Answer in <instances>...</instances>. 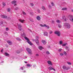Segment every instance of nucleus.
<instances>
[{"label":"nucleus","instance_id":"3","mask_svg":"<svg viewBox=\"0 0 73 73\" xmlns=\"http://www.w3.org/2000/svg\"><path fill=\"white\" fill-rule=\"evenodd\" d=\"M64 26L66 27V28H67L69 29L70 28V24L68 23H64Z\"/></svg>","mask_w":73,"mask_h":73},{"label":"nucleus","instance_id":"11","mask_svg":"<svg viewBox=\"0 0 73 73\" xmlns=\"http://www.w3.org/2000/svg\"><path fill=\"white\" fill-rule=\"evenodd\" d=\"M1 17L2 18H4V19H6V18H8V17L7 16L5 15H2Z\"/></svg>","mask_w":73,"mask_h":73},{"label":"nucleus","instance_id":"42","mask_svg":"<svg viewBox=\"0 0 73 73\" xmlns=\"http://www.w3.org/2000/svg\"><path fill=\"white\" fill-rule=\"evenodd\" d=\"M16 53H20V52L19 51H16Z\"/></svg>","mask_w":73,"mask_h":73},{"label":"nucleus","instance_id":"18","mask_svg":"<svg viewBox=\"0 0 73 73\" xmlns=\"http://www.w3.org/2000/svg\"><path fill=\"white\" fill-rule=\"evenodd\" d=\"M44 26L45 27H46L47 29H49V27L48 26H47L46 25V24H44Z\"/></svg>","mask_w":73,"mask_h":73},{"label":"nucleus","instance_id":"1","mask_svg":"<svg viewBox=\"0 0 73 73\" xmlns=\"http://www.w3.org/2000/svg\"><path fill=\"white\" fill-rule=\"evenodd\" d=\"M24 38L26 40H27V42L28 44H29L30 45H33V44L31 43V42L29 41L30 40L29 39H28V38H27V37L25 36Z\"/></svg>","mask_w":73,"mask_h":73},{"label":"nucleus","instance_id":"32","mask_svg":"<svg viewBox=\"0 0 73 73\" xmlns=\"http://www.w3.org/2000/svg\"><path fill=\"white\" fill-rule=\"evenodd\" d=\"M51 4L52 5V6H54V3H53V2H51Z\"/></svg>","mask_w":73,"mask_h":73},{"label":"nucleus","instance_id":"13","mask_svg":"<svg viewBox=\"0 0 73 73\" xmlns=\"http://www.w3.org/2000/svg\"><path fill=\"white\" fill-rule=\"evenodd\" d=\"M47 63L48 64L52 66V62H51V61H47Z\"/></svg>","mask_w":73,"mask_h":73},{"label":"nucleus","instance_id":"7","mask_svg":"<svg viewBox=\"0 0 73 73\" xmlns=\"http://www.w3.org/2000/svg\"><path fill=\"white\" fill-rule=\"evenodd\" d=\"M35 42L37 45H39V41H38V39L36 38L35 40Z\"/></svg>","mask_w":73,"mask_h":73},{"label":"nucleus","instance_id":"8","mask_svg":"<svg viewBox=\"0 0 73 73\" xmlns=\"http://www.w3.org/2000/svg\"><path fill=\"white\" fill-rule=\"evenodd\" d=\"M18 26V29L19 31H21V27H22V25H19Z\"/></svg>","mask_w":73,"mask_h":73},{"label":"nucleus","instance_id":"31","mask_svg":"<svg viewBox=\"0 0 73 73\" xmlns=\"http://www.w3.org/2000/svg\"><path fill=\"white\" fill-rule=\"evenodd\" d=\"M56 21V23H61V22L59 20H57Z\"/></svg>","mask_w":73,"mask_h":73},{"label":"nucleus","instance_id":"26","mask_svg":"<svg viewBox=\"0 0 73 73\" xmlns=\"http://www.w3.org/2000/svg\"><path fill=\"white\" fill-rule=\"evenodd\" d=\"M67 63L68 65H72V63L69 62H67Z\"/></svg>","mask_w":73,"mask_h":73},{"label":"nucleus","instance_id":"58","mask_svg":"<svg viewBox=\"0 0 73 73\" xmlns=\"http://www.w3.org/2000/svg\"><path fill=\"white\" fill-rule=\"evenodd\" d=\"M16 4H15L14 5V6L15 7H16Z\"/></svg>","mask_w":73,"mask_h":73},{"label":"nucleus","instance_id":"54","mask_svg":"<svg viewBox=\"0 0 73 73\" xmlns=\"http://www.w3.org/2000/svg\"><path fill=\"white\" fill-rule=\"evenodd\" d=\"M52 70H54V71H56V70H55V69L52 68Z\"/></svg>","mask_w":73,"mask_h":73},{"label":"nucleus","instance_id":"52","mask_svg":"<svg viewBox=\"0 0 73 73\" xmlns=\"http://www.w3.org/2000/svg\"><path fill=\"white\" fill-rule=\"evenodd\" d=\"M36 65H33V67H34V68H35V67H36Z\"/></svg>","mask_w":73,"mask_h":73},{"label":"nucleus","instance_id":"61","mask_svg":"<svg viewBox=\"0 0 73 73\" xmlns=\"http://www.w3.org/2000/svg\"><path fill=\"white\" fill-rule=\"evenodd\" d=\"M3 62H4V61H2V62H1L2 63H3Z\"/></svg>","mask_w":73,"mask_h":73},{"label":"nucleus","instance_id":"39","mask_svg":"<svg viewBox=\"0 0 73 73\" xmlns=\"http://www.w3.org/2000/svg\"><path fill=\"white\" fill-rule=\"evenodd\" d=\"M3 5L4 6H5V5H6V4H5V3H3Z\"/></svg>","mask_w":73,"mask_h":73},{"label":"nucleus","instance_id":"14","mask_svg":"<svg viewBox=\"0 0 73 73\" xmlns=\"http://www.w3.org/2000/svg\"><path fill=\"white\" fill-rule=\"evenodd\" d=\"M44 36H48V33L46 32H44Z\"/></svg>","mask_w":73,"mask_h":73},{"label":"nucleus","instance_id":"41","mask_svg":"<svg viewBox=\"0 0 73 73\" xmlns=\"http://www.w3.org/2000/svg\"><path fill=\"white\" fill-rule=\"evenodd\" d=\"M58 27L60 28H61V25H58Z\"/></svg>","mask_w":73,"mask_h":73},{"label":"nucleus","instance_id":"5","mask_svg":"<svg viewBox=\"0 0 73 73\" xmlns=\"http://www.w3.org/2000/svg\"><path fill=\"white\" fill-rule=\"evenodd\" d=\"M69 19L70 20V21H71L73 22V16L71 15H69Z\"/></svg>","mask_w":73,"mask_h":73},{"label":"nucleus","instance_id":"49","mask_svg":"<svg viewBox=\"0 0 73 73\" xmlns=\"http://www.w3.org/2000/svg\"><path fill=\"white\" fill-rule=\"evenodd\" d=\"M61 50H62V49L60 48L58 50V52H61Z\"/></svg>","mask_w":73,"mask_h":73},{"label":"nucleus","instance_id":"64","mask_svg":"<svg viewBox=\"0 0 73 73\" xmlns=\"http://www.w3.org/2000/svg\"><path fill=\"white\" fill-rule=\"evenodd\" d=\"M0 41H1V40L0 39Z\"/></svg>","mask_w":73,"mask_h":73},{"label":"nucleus","instance_id":"15","mask_svg":"<svg viewBox=\"0 0 73 73\" xmlns=\"http://www.w3.org/2000/svg\"><path fill=\"white\" fill-rule=\"evenodd\" d=\"M19 21L22 23H24V20H22V19H19Z\"/></svg>","mask_w":73,"mask_h":73},{"label":"nucleus","instance_id":"63","mask_svg":"<svg viewBox=\"0 0 73 73\" xmlns=\"http://www.w3.org/2000/svg\"><path fill=\"white\" fill-rule=\"evenodd\" d=\"M0 58H1V56H0Z\"/></svg>","mask_w":73,"mask_h":73},{"label":"nucleus","instance_id":"59","mask_svg":"<svg viewBox=\"0 0 73 73\" xmlns=\"http://www.w3.org/2000/svg\"><path fill=\"white\" fill-rule=\"evenodd\" d=\"M36 38H38V36H36Z\"/></svg>","mask_w":73,"mask_h":73},{"label":"nucleus","instance_id":"30","mask_svg":"<svg viewBox=\"0 0 73 73\" xmlns=\"http://www.w3.org/2000/svg\"><path fill=\"white\" fill-rule=\"evenodd\" d=\"M62 19L63 20H66V18H65V16H63Z\"/></svg>","mask_w":73,"mask_h":73},{"label":"nucleus","instance_id":"9","mask_svg":"<svg viewBox=\"0 0 73 73\" xmlns=\"http://www.w3.org/2000/svg\"><path fill=\"white\" fill-rule=\"evenodd\" d=\"M7 42L10 45H11L12 44V41H11L8 40L7 41Z\"/></svg>","mask_w":73,"mask_h":73},{"label":"nucleus","instance_id":"46","mask_svg":"<svg viewBox=\"0 0 73 73\" xmlns=\"http://www.w3.org/2000/svg\"><path fill=\"white\" fill-rule=\"evenodd\" d=\"M23 15H26V13L24 11H23Z\"/></svg>","mask_w":73,"mask_h":73},{"label":"nucleus","instance_id":"21","mask_svg":"<svg viewBox=\"0 0 73 73\" xmlns=\"http://www.w3.org/2000/svg\"><path fill=\"white\" fill-rule=\"evenodd\" d=\"M16 40L18 41H21V39L19 37L17 38H16Z\"/></svg>","mask_w":73,"mask_h":73},{"label":"nucleus","instance_id":"50","mask_svg":"<svg viewBox=\"0 0 73 73\" xmlns=\"http://www.w3.org/2000/svg\"><path fill=\"white\" fill-rule=\"evenodd\" d=\"M37 11H38V13H40V10L38 9Z\"/></svg>","mask_w":73,"mask_h":73},{"label":"nucleus","instance_id":"33","mask_svg":"<svg viewBox=\"0 0 73 73\" xmlns=\"http://www.w3.org/2000/svg\"><path fill=\"white\" fill-rule=\"evenodd\" d=\"M48 69L50 70H52V69H53V68H52V67H49L48 68Z\"/></svg>","mask_w":73,"mask_h":73},{"label":"nucleus","instance_id":"34","mask_svg":"<svg viewBox=\"0 0 73 73\" xmlns=\"http://www.w3.org/2000/svg\"><path fill=\"white\" fill-rule=\"evenodd\" d=\"M67 44V43H65L64 44H63L62 45V46H65Z\"/></svg>","mask_w":73,"mask_h":73},{"label":"nucleus","instance_id":"47","mask_svg":"<svg viewBox=\"0 0 73 73\" xmlns=\"http://www.w3.org/2000/svg\"><path fill=\"white\" fill-rule=\"evenodd\" d=\"M60 54L61 56H62L63 55H64V54H63V53H60Z\"/></svg>","mask_w":73,"mask_h":73},{"label":"nucleus","instance_id":"4","mask_svg":"<svg viewBox=\"0 0 73 73\" xmlns=\"http://www.w3.org/2000/svg\"><path fill=\"white\" fill-rule=\"evenodd\" d=\"M55 34H56L58 36H60L61 35L60 34V32L59 31H56L55 32Z\"/></svg>","mask_w":73,"mask_h":73},{"label":"nucleus","instance_id":"53","mask_svg":"<svg viewBox=\"0 0 73 73\" xmlns=\"http://www.w3.org/2000/svg\"><path fill=\"white\" fill-rule=\"evenodd\" d=\"M30 21H31V22H33V20H31Z\"/></svg>","mask_w":73,"mask_h":73},{"label":"nucleus","instance_id":"62","mask_svg":"<svg viewBox=\"0 0 73 73\" xmlns=\"http://www.w3.org/2000/svg\"><path fill=\"white\" fill-rule=\"evenodd\" d=\"M72 12H73V10H72Z\"/></svg>","mask_w":73,"mask_h":73},{"label":"nucleus","instance_id":"55","mask_svg":"<svg viewBox=\"0 0 73 73\" xmlns=\"http://www.w3.org/2000/svg\"><path fill=\"white\" fill-rule=\"evenodd\" d=\"M52 23H54V21H52Z\"/></svg>","mask_w":73,"mask_h":73},{"label":"nucleus","instance_id":"40","mask_svg":"<svg viewBox=\"0 0 73 73\" xmlns=\"http://www.w3.org/2000/svg\"><path fill=\"white\" fill-rule=\"evenodd\" d=\"M53 33V32L52 31H50L49 32L50 34H52Z\"/></svg>","mask_w":73,"mask_h":73},{"label":"nucleus","instance_id":"25","mask_svg":"<svg viewBox=\"0 0 73 73\" xmlns=\"http://www.w3.org/2000/svg\"><path fill=\"white\" fill-rule=\"evenodd\" d=\"M63 43L62 42V40L60 41L59 42V44H60V45H62V44Z\"/></svg>","mask_w":73,"mask_h":73},{"label":"nucleus","instance_id":"2","mask_svg":"<svg viewBox=\"0 0 73 73\" xmlns=\"http://www.w3.org/2000/svg\"><path fill=\"white\" fill-rule=\"evenodd\" d=\"M26 50L29 54H32V51L31 50V49H30V48H27Z\"/></svg>","mask_w":73,"mask_h":73},{"label":"nucleus","instance_id":"56","mask_svg":"<svg viewBox=\"0 0 73 73\" xmlns=\"http://www.w3.org/2000/svg\"><path fill=\"white\" fill-rule=\"evenodd\" d=\"M3 49H2L1 50V52L2 53L3 52Z\"/></svg>","mask_w":73,"mask_h":73},{"label":"nucleus","instance_id":"16","mask_svg":"<svg viewBox=\"0 0 73 73\" xmlns=\"http://www.w3.org/2000/svg\"><path fill=\"white\" fill-rule=\"evenodd\" d=\"M66 49L67 50V51H69L70 50V49H69V48L68 46H66Z\"/></svg>","mask_w":73,"mask_h":73},{"label":"nucleus","instance_id":"6","mask_svg":"<svg viewBox=\"0 0 73 73\" xmlns=\"http://www.w3.org/2000/svg\"><path fill=\"white\" fill-rule=\"evenodd\" d=\"M63 69L64 70H68L69 69V67H66V66H63Z\"/></svg>","mask_w":73,"mask_h":73},{"label":"nucleus","instance_id":"19","mask_svg":"<svg viewBox=\"0 0 73 73\" xmlns=\"http://www.w3.org/2000/svg\"><path fill=\"white\" fill-rule=\"evenodd\" d=\"M39 49L40 50H42V49H43V47H42V46H39Z\"/></svg>","mask_w":73,"mask_h":73},{"label":"nucleus","instance_id":"38","mask_svg":"<svg viewBox=\"0 0 73 73\" xmlns=\"http://www.w3.org/2000/svg\"><path fill=\"white\" fill-rule=\"evenodd\" d=\"M36 57H38V56H39V54H36Z\"/></svg>","mask_w":73,"mask_h":73},{"label":"nucleus","instance_id":"20","mask_svg":"<svg viewBox=\"0 0 73 73\" xmlns=\"http://www.w3.org/2000/svg\"><path fill=\"white\" fill-rule=\"evenodd\" d=\"M62 11H64L65 10H67V8L66 7H64L62 9Z\"/></svg>","mask_w":73,"mask_h":73},{"label":"nucleus","instance_id":"23","mask_svg":"<svg viewBox=\"0 0 73 73\" xmlns=\"http://www.w3.org/2000/svg\"><path fill=\"white\" fill-rule=\"evenodd\" d=\"M27 66H28L29 67H31V66H32V65L31 64H27Z\"/></svg>","mask_w":73,"mask_h":73},{"label":"nucleus","instance_id":"17","mask_svg":"<svg viewBox=\"0 0 73 73\" xmlns=\"http://www.w3.org/2000/svg\"><path fill=\"white\" fill-rule=\"evenodd\" d=\"M5 56H10V55H9V54L7 53L6 52H5Z\"/></svg>","mask_w":73,"mask_h":73},{"label":"nucleus","instance_id":"27","mask_svg":"<svg viewBox=\"0 0 73 73\" xmlns=\"http://www.w3.org/2000/svg\"><path fill=\"white\" fill-rule=\"evenodd\" d=\"M26 36V34L25 33H23V34L22 35V36Z\"/></svg>","mask_w":73,"mask_h":73},{"label":"nucleus","instance_id":"35","mask_svg":"<svg viewBox=\"0 0 73 73\" xmlns=\"http://www.w3.org/2000/svg\"><path fill=\"white\" fill-rule=\"evenodd\" d=\"M46 54H50V52H49L48 51H47L46 52Z\"/></svg>","mask_w":73,"mask_h":73},{"label":"nucleus","instance_id":"12","mask_svg":"<svg viewBox=\"0 0 73 73\" xmlns=\"http://www.w3.org/2000/svg\"><path fill=\"white\" fill-rule=\"evenodd\" d=\"M36 19L38 21H40L41 20V18H40V17L38 16L36 17Z\"/></svg>","mask_w":73,"mask_h":73},{"label":"nucleus","instance_id":"48","mask_svg":"<svg viewBox=\"0 0 73 73\" xmlns=\"http://www.w3.org/2000/svg\"><path fill=\"white\" fill-rule=\"evenodd\" d=\"M40 25L41 27H45V26H44V25Z\"/></svg>","mask_w":73,"mask_h":73},{"label":"nucleus","instance_id":"60","mask_svg":"<svg viewBox=\"0 0 73 73\" xmlns=\"http://www.w3.org/2000/svg\"><path fill=\"white\" fill-rule=\"evenodd\" d=\"M25 62V63H27V62Z\"/></svg>","mask_w":73,"mask_h":73},{"label":"nucleus","instance_id":"28","mask_svg":"<svg viewBox=\"0 0 73 73\" xmlns=\"http://www.w3.org/2000/svg\"><path fill=\"white\" fill-rule=\"evenodd\" d=\"M0 25H4V22H2L0 23Z\"/></svg>","mask_w":73,"mask_h":73},{"label":"nucleus","instance_id":"51","mask_svg":"<svg viewBox=\"0 0 73 73\" xmlns=\"http://www.w3.org/2000/svg\"><path fill=\"white\" fill-rule=\"evenodd\" d=\"M52 7H51V6H50V5H48V7L49 8H51Z\"/></svg>","mask_w":73,"mask_h":73},{"label":"nucleus","instance_id":"43","mask_svg":"<svg viewBox=\"0 0 73 73\" xmlns=\"http://www.w3.org/2000/svg\"><path fill=\"white\" fill-rule=\"evenodd\" d=\"M8 30H9V29H8V27L6 28V31H8Z\"/></svg>","mask_w":73,"mask_h":73},{"label":"nucleus","instance_id":"44","mask_svg":"<svg viewBox=\"0 0 73 73\" xmlns=\"http://www.w3.org/2000/svg\"><path fill=\"white\" fill-rule=\"evenodd\" d=\"M19 9V8L18 7H17L15 8V10H17Z\"/></svg>","mask_w":73,"mask_h":73},{"label":"nucleus","instance_id":"37","mask_svg":"<svg viewBox=\"0 0 73 73\" xmlns=\"http://www.w3.org/2000/svg\"><path fill=\"white\" fill-rule=\"evenodd\" d=\"M30 4L31 6H32V7H33V6L34 5V4H33V3H31Z\"/></svg>","mask_w":73,"mask_h":73},{"label":"nucleus","instance_id":"22","mask_svg":"<svg viewBox=\"0 0 73 73\" xmlns=\"http://www.w3.org/2000/svg\"><path fill=\"white\" fill-rule=\"evenodd\" d=\"M42 8L43 9V10H44V11H46V9H45V7L44 6H42Z\"/></svg>","mask_w":73,"mask_h":73},{"label":"nucleus","instance_id":"57","mask_svg":"<svg viewBox=\"0 0 73 73\" xmlns=\"http://www.w3.org/2000/svg\"><path fill=\"white\" fill-rule=\"evenodd\" d=\"M23 72L24 73H25V72H26V71H25V70H24V71H23Z\"/></svg>","mask_w":73,"mask_h":73},{"label":"nucleus","instance_id":"36","mask_svg":"<svg viewBox=\"0 0 73 73\" xmlns=\"http://www.w3.org/2000/svg\"><path fill=\"white\" fill-rule=\"evenodd\" d=\"M24 67H21L20 68V69L21 70H24Z\"/></svg>","mask_w":73,"mask_h":73},{"label":"nucleus","instance_id":"29","mask_svg":"<svg viewBox=\"0 0 73 73\" xmlns=\"http://www.w3.org/2000/svg\"><path fill=\"white\" fill-rule=\"evenodd\" d=\"M12 4L16 3V1H13L12 2Z\"/></svg>","mask_w":73,"mask_h":73},{"label":"nucleus","instance_id":"24","mask_svg":"<svg viewBox=\"0 0 73 73\" xmlns=\"http://www.w3.org/2000/svg\"><path fill=\"white\" fill-rule=\"evenodd\" d=\"M7 12H10V11H11V8H8L7 9Z\"/></svg>","mask_w":73,"mask_h":73},{"label":"nucleus","instance_id":"10","mask_svg":"<svg viewBox=\"0 0 73 73\" xmlns=\"http://www.w3.org/2000/svg\"><path fill=\"white\" fill-rule=\"evenodd\" d=\"M42 43L43 44H44V45H45V44H46V40H42Z\"/></svg>","mask_w":73,"mask_h":73},{"label":"nucleus","instance_id":"45","mask_svg":"<svg viewBox=\"0 0 73 73\" xmlns=\"http://www.w3.org/2000/svg\"><path fill=\"white\" fill-rule=\"evenodd\" d=\"M64 54H65V55L67 54V53H66V52L65 51H64Z\"/></svg>","mask_w":73,"mask_h":73}]
</instances>
